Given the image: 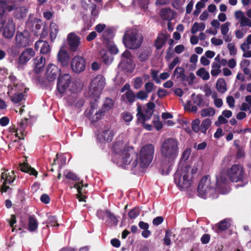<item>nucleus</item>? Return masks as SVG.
<instances>
[{
    "label": "nucleus",
    "mask_w": 251,
    "mask_h": 251,
    "mask_svg": "<svg viewBox=\"0 0 251 251\" xmlns=\"http://www.w3.org/2000/svg\"><path fill=\"white\" fill-rule=\"evenodd\" d=\"M115 153V159L119 166L126 168L130 165L131 168L136 167L138 164L137 154L133 151L126 141L119 140L113 145Z\"/></svg>",
    "instance_id": "obj_1"
},
{
    "label": "nucleus",
    "mask_w": 251,
    "mask_h": 251,
    "mask_svg": "<svg viewBox=\"0 0 251 251\" xmlns=\"http://www.w3.org/2000/svg\"><path fill=\"white\" fill-rule=\"evenodd\" d=\"M197 170V168H191L188 165L184 166L179 165L174 175V180L177 186L180 190H184L189 187L193 175L196 174Z\"/></svg>",
    "instance_id": "obj_2"
},
{
    "label": "nucleus",
    "mask_w": 251,
    "mask_h": 251,
    "mask_svg": "<svg viewBox=\"0 0 251 251\" xmlns=\"http://www.w3.org/2000/svg\"><path fill=\"white\" fill-rule=\"evenodd\" d=\"M160 151L162 156L170 167L178 154V141L174 138L165 139L161 145Z\"/></svg>",
    "instance_id": "obj_3"
},
{
    "label": "nucleus",
    "mask_w": 251,
    "mask_h": 251,
    "mask_svg": "<svg viewBox=\"0 0 251 251\" xmlns=\"http://www.w3.org/2000/svg\"><path fill=\"white\" fill-rule=\"evenodd\" d=\"M143 37L135 29H128L125 32L123 43L126 48L130 50L139 48L143 42Z\"/></svg>",
    "instance_id": "obj_4"
},
{
    "label": "nucleus",
    "mask_w": 251,
    "mask_h": 251,
    "mask_svg": "<svg viewBox=\"0 0 251 251\" xmlns=\"http://www.w3.org/2000/svg\"><path fill=\"white\" fill-rule=\"evenodd\" d=\"M105 85V79L101 75H97L91 80L89 87L88 93L89 96L94 101H97Z\"/></svg>",
    "instance_id": "obj_5"
},
{
    "label": "nucleus",
    "mask_w": 251,
    "mask_h": 251,
    "mask_svg": "<svg viewBox=\"0 0 251 251\" xmlns=\"http://www.w3.org/2000/svg\"><path fill=\"white\" fill-rule=\"evenodd\" d=\"M154 147L151 144L143 147L140 153L139 166L142 168L148 167L152 160Z\"/></svg>",
    "instance_id": "obj_6"
},
{
    "label": "nucleus",
    "mask_w": 251,
    "mask_h": 251,
    "mask_svg": "<svg viewBox=\"0 0 251 251\" xmlns=\"http://www.w3.org/2000/svg\"><path fill=\"white\" fill-rule=\"evenodd\" d=\"M229 179L232 182H237L243 180L245 173L243 168L239 165H233L227 170Z\"/></svg>",
    "instance_id": "obj_7"
},
{
    "label": "nucleus",
    "mask_w": 251,
    "mask_h": 251,
    "mask_svg": "<svg viewBox=\"0 0 251 251\" xmlns=\"http://www.w3.org/2000/svg\"><path fill=\"white\" fill-rule=\"evenodd\" d=\"M213 188L214 184H212L209 176H204L201 179L198 187L199 195L202 198H205L206 194Z\"/></svg>",
    "instance_id": "obj_8"
},
{
    "label": "nucleus",
    "mask_w": 251,
    "mask_h": 251,
    "mask_svg": "<svg viewBox=\"0 0 251 251\" xmlns=\"http://www.w3.org/2000/svg\"><path fill=\"white\" fill-rule=\"evenodd\" d=\"M67 43L70 52H77L81 45V39L74 32H71L67 35Z\"/></svg>",
    "instance_id": "obj_9"
},
{
    "label": "nucleus",
    "mask_w": 251,
    "mask_h": 251,
    "mask_svg": "<svg viewBox=\"0 0 251 251\" xmlns=\"http://www.w3.org/2000/svg\"><path fill=\"white\" fill-rule=\"evenodd\" d=\"M35 55V52L31 48L25 49L20 55L17 63V67L20 69Z\"/></svg>",
    "instance_id": "obj_10"
},
{
    "label": "nucleus",
    "mask_w": 251,
    "mask_h": 251,
    "mask_svg": "<svg viewBox=\"0 0 251 251\" xmlns=\"http://www.w3.org/2000/svg\"><path fill=\"white\" fill-rule=\"evenodd\" d=\"M30 34L27 31H17L15 36V44L21 48H25L30 45Z\"/></svg>",
    "instance_id": "obj_11"
},
{
    "label": "nucleus",
    "mask_w": 251,
    "mask_h": 251,
    "mask_svg": "<svg viewBox=\"0 0 251 251\" xmlns=\"http://www.w3.org/2000/svg\"><path fill=\"white\" fill-rule=\"evenodd\" d=\"M71 82V76L68 74H66L60 76L58 78L57 89L58 91L61 94L65 93L67 89L69 88Z\"/></svg>",
    "instance_id": "obj_12"
},
{
    "label": "nucleus",
    "mask_w": 251,
    "mask_h": 251,
    "mask_svg": "<svg viewBox=\"0 0 251 251\" xmlns=\"http://www.w3.org/2000/svg\"><path fill=\"white\" fill-rule=\"evenodd\" d=\"M92 100H91V108L86 110L85 112V114L92 122H96L101 118L102 116V112H100V110L95 111L98 106L97 101H94V102H93Z\"/></svg>",
    "instance_id": "obj_13"
},
{
    "label": "nucleus",
    "mask_w": 251,
    "mask_h": 251,
    "mask_svg": "<svg viewBox=\"0 0 251 251\" xmlns=\"http://www.w3.org/2000/svg\"><path fill=\"white\" fill-rule=\"evenodd\" d=\"M86 62L84 58L80 56H75L72 59L71 67L73 71L76 73H80L85 69Z\"/></svg>",
    "instance_id": "obj_14"
},
{
    "label": "nucleus",
    "mask_w": 251,
    "mask_h": 251,
    "mask_svg": "<svg viewBox=\"0 0 251 251\" xmlns=\"http://www.w3.org/2000/svg\"><path fill=\"white\" fill-rule=\"evenodd\" d=\"M61 73V70L52 64H49L46 69L45 77L50 82L54 81Z\"/></svg>",
    "instance_id": "obj_15"
},
{
    "label": "nucleus",
    "mask_w": 251,
    "mask_h": 251,
    "mask_svg": "<svg viewBox=\"0 0 251 251\" xmlns=\"http://www.w3.org/2000/svg\"><path fill=\"white\" fill-rule=\"evenodd\" d=\"M8 79L10 80V83L8 85V91L7 94L10 95L13 91H20L23 89L22 84L20 83L17 77L13 74H10L8 76Z\"/></svg>",
    "instance_id": "obj_16"
},
{
    "label": "nucleus",
    "mask_w": 251,
    "mask_h": 251,
    "mask_svg": "<svg viewBox=\"0 0 251 251\" xmlns=\"http://www.w3.org/2000/svg\"><path fill=\"white\" fill-rule=\"evenodd\" d=\"M1 179L4 180L2 185L1 187V191L2 192H6L9 187L7 185L10 184L14 181L15 178L14 172L12 171L11 173H8V171H5L1 174Z\"/></svg>",
    "instance_id": "obj_17"
},
{
    "label": "nucleus",
    "mask_w": 251,
    "mask_h": 251,
    "mask_svg": "<svg viewBox=\"0 0 251 251\" xmlns=\"http://www.w3.org/2000/svg\"><path fill=\"white\" fill-rule=\"evenodd\" d=\"M137 113L136 116L138 120L141 121L142 122H144L150 119L153 114V111L148 110L145 108V107L142 108V106L139 104L137 105Z\"/></svg>",
    "instance_id": "obj_18"
},
{
    "label": "nucleus",
    "mask_w": 251,
    "mask_h": 251,
    "mask_svg": "<svg viewBox=\"0 0 251 251\" xmlns=\"http://www.w3.org/2000/svg\"><path fill=\"white\" fill-rule=\"evenodd\" d=\"M15 32V26L13 19L9 18L5 25L3 27L2 34L7 39L12 38Z\"/></svg>",
    "instance_id": "obj_19"
},
{
    "label": "nucleus",
    "mask_w": 251,
    "mask_h": 251,
    "mask_svg": "<svg viewBox=\"0 0 251 251\" xmlns=\"http://www.w3.org/2000/svg\"><path fill=\"white\" fill-rule=\"evenodd\" d=\"M235 17L239 21L241 27H251V20L246 17L241 11H236L234 13Z\"/></svg>",
    "instance_id": "obj_20"
},
{
    "label": "nucleus",
    "mask_w": 251,
    "mask_h": 251,
    "mask_svg": "<svg viewBox=\"0 0 251 251\" xmlns=\"http://www.w3.org/2000/svg\"><path fill=\"white\" fill-rule=\"evenodd\" d=\"M57 60L63 66H66L69 64L70 56L63 47L60 48L57 53Z\"/></svg>",
    "instance_id": "obj_21"
},
{
    "label": "nucleus",
    "mask_w": 251,
    "mask_h": 251,
    "mask_svg": "<svg viewBox=\"0 0 251 251\" xmlns=\"http://www.w3.org/2000/svg\"><path fill=\"white\" fill-rule=\"evenodd\" d=\"M114 135V131L110 129V126H107L104 127L102 132L100 134V138H101L104 141L110 142L112 141Z\"/></svg>",
    "instance_id": "obj_22"
},
{
    "label": "nucleus",
    "mask_w": 251,
    "mask_h": 251,
    "mask_svg": "<svg viewBox=\"0 0 251 251\" xmlns=\"http://www.w3.org/2000/svg\"><path fill=\"white\" fill-rule=\"evenodd\" d=\"M19 127L16 130L15 135L19 138L20 140L24 139V136L26 133L25 132V128L27 125V119H22L19 123Z\"/></svg>",
    "instance_id": "obj_23"
},
{
    "label": "nucleus",
    "mask_w": 251,
    "mask_h": 251,
    "mask_svg": "<svg viewBox=\"0 0 251 251\" xmlns=\"http://www.w3.org/2000/svg\"><path fill=\"white\" fill-rule=\"evenodd\" d=\"M45 64V58L41 56L39 58L36 57L34 60V65H35L34 70L36 73L39 74L42 71L43 67Z\"/></svg>",
    "instance_id": "obj_24"
},
{
    "label": "nucleus",
    "mask_w": 251,
    "mask_h": 251,
    "mask_svg": "<svg viewBox=\"0 0 251 251\" xmlns=\"http://www.w3.org/2000/svg\"><path fill=\"white\" fill-rule=\"evenodd\" d=\"M160 16L165 20L171 21L175 17V12L170 8H166L162 9L160 11Z\"/></svg>",
    "instance_id": "obj_25"
},
{
    "label": "nucleus",
    "mask_w": 251,
    "mask_h": 251,
    "mask_svg": "<svg viewBox=\"0 0 251 251\" xmlns=\"http://www.w3.org/2000/svg\"><path fill=\"white\" fill-rule=\"evenodd\" d=\"M168 38V35L166 33H161L159 34L155 40V46L157 50L161 49L165 45Z\"/></svg>",
    "instance_id": "obj_26"
},
{
    "label": "nucleus",
    "mask_w": 251,
    "mask_h": 251,
    "mask_svg": "<svg viewBox=\"0 0 251 251\" xmlns=\"http://www.w3.org/2000/svg\"><path fill=\"white\" fill-rule=\"evenodd\" d=\"M102 61L106 65L110 64L112 61L113 58L111 53L109 51L102 50L100 52Z\"/></svg>",
    "instance_id": "obj_27"
},
{
    "label": "nucleus",
    "mask_w": 251,
    "mask_h": 251,
    "mask_svg": "<svg viewBox=\"0 0 251 251\" xmlns=\"http://www.w3.org/2000/svg\"><path fill=\"white\" fill-rule=\"evenodd\" d=\"M21 170L22 172L28 173L30 175H33L37 176L38 172L33 168H32L29 164L26 163H24L20 165Z\"/></svg>",
    "instance_id": "obj_28"
},
{
    "label": "nucleus",
    "mask_w": 251,
    "mask_h": 251,
    "mask_svg": "<svg viewBox=\"0 0 251 251\" xmlns=\"http://www.w3.org/2000/svg\"><path fill=\"white\" fill-rule=\"evenodd\" d=\"M136 96L132 90L127 91L122 96V99L126 102L133 103L135 100Z\"/></svg>",
    "instance_id": "obj_29"
},
{
    "label": "nucleus",
    "mask_w": 251,
    "mask_h": 251,
    "mask_svg": "<svg viewBox=\"0 0 251 251\" xmlns=\"http://www.w3.org/2000/svg\"><path fill=\"white\" fill-rule=\"evenodd\" d=\"M27 9L24 6L18 7L15 8L14 14L17 19H22L26 16L27 13Z\"/></svg>",
    "instance_id": "obj_30"
},
{
    "label": "nucleus",
    "mask_w": 251,
    "mask_h": 251,
    "mask_svg": "<svg viewBox=\"0 0 251 251\" xmlns=\"http://www.w3.org/2000/svg\"><path fill=\"white\" fill-rule=\"evenodd\" d=\"M231 220L230 219H225L216 225L218 229L220 231H223L227 229L231 226Z\"/></svg>",
    "instance_id": "obj_31"
},
{
    "label": "nucleus",
    "mask_w": 251,
    "mask_h": 251,
    "mask_svg": "<svg viewBox=\"0 0 251 251\" xmlns=\"http://www.w3.org/2000/svg\"><path fill=\"white\" fill-rule=\"evenodd\" d=\"M184 72L185 70L183 68L177 67L174 71V74L177 79H179L181 81L184 82L185 77L186 76Z\"/></svg>",
    "instance_id": "obj_32"
},
{
    "label": "nucleus",
    "mask_w": 251,
    "mask_h": 251,
    "mask_svg": "<svg viewBox=\"0 0 251 251\" xmlns=\"http://www.w3.org/2000/svg\"><path fill=\"white\" fill-rule=\"evenodd\" d=\"M216 87L217 91L221 93H224L227 90L226 81L223 78H219L217 80Z\"/></svg>",
    "instance_id": "obj_33"
},
{
    "label": "nucleus",
    "mask_w": 251,
    "mask_h": 251,
    "mask_svg": "<svg viewBox=\"0 0 251 251\" xmlns=\"http://www.w3.org/2000/svg\"><path fill=\"white\" fill-rule=\"evenodd\" d=\"M151 51L148 49L141 50L138 56V58L141 62H145L149 59L151 55Z\"/></svg>",
    "instance_id": "obj_34"
},
{
    "label": "nucleus",
    "mask_w": 251,
    "mask_h": 251,
    "mask_svg": "<svg viewBox=\"0 0 251 251\" xmlns=\"http://www.w3.org/2000/svg\"><path fill=\"white\" fill-rule=\"evenodd\" d=\"M38 226L37 220L33 217L30 216L28 219V229L31 231H35Z\"/></svg>",
    "instance_id": "obj_35"
},
{
    "label": "nucleus",
    "mask_w": 251,
    "mask_h": 251,
    "mask_svg": "<svg viewBox=\"0 0 251 251\" xmlns=\"http://www.w3.org/2000/svg\"><path fill=\"white\" fill-rule=\"evenodd\" d=\"M84 186L82 182H78L74 185L78 192V194L76 195V198L78 199L79 201H85V197L82 195V188Z\"/></svg>",
    "instance_id": "obj_36"
},
{
    "label": "nucleus",
    "mask_w": 251,
    "mask_h": 251,
    "mask_svg": "<svg viewBox=\"0 0 251 251\" xmlns=\"http://www.w3.org/2000/svg\"><path fill=\"white\" fill-rule=\"evenodd\" d=\"M114 102L113 100L109 98H106L104 102L102 105L100 112H102V116L103 113L105 111L109 110L113 106Z\"/></svg>",
    "instance_id": "obj_37"
},
{
    "label": "nucleus",
    "mask_w": 251,
    "mask_h": 251,
    "mask_svg": "<svg viewBox=\"0 0 251 251\" xmlns=\"http://www.w3.org/2000/svg\"><path fill=\"white\" fill-rule=\"evenodd\" d=\"M193 102L198 106L202 107L204 106V101L203 100L202 95L199 94L196 95L193 94L191 96Z\"/></svg>",
    "instance_id": "obj_38"
},
{
    "label": "nucleus",
    "mask_w": 251,
    "mask_h": 251,
    "mask_svg": "<svg viewBox=\"0 0 251 251\" xmlns=\"http://www.w3.org/2000/svg\"><path fill=\"white\" fill-rule=\"evenodd\" d=\"M50 37L51 41H53L56 39L58 33V26L55 23L52 22L50 25Z\"/></svg>",
    "instance_id": "obj_39"
},
{
    "label": "nucleus",
    "mask_w": 251,
    "mask_h": 251,
    "mask_svg": "<svg viewBox=\"0 0 251 251\" xmlns=\"http://www.w3.org/2000/svg\"><path fill=\"white\" fill-rule=\"evenodd\" d=\"M119 67L126 72H130L132 69V61H128L127 60H121L119 64Z\"/></svg>",
    "instance_id": "obj_40"
},
{
    "label": "nucleus",
    "mask_w": 251,
    "mask_h": 251,
    "mask_svg": "<svg viewBox=\"0 0 251 251\" xmlns=\"http://www.w3.org/2000/svg\"><path fill=\"white\" fill-rule=\"evenodd\" d=\"M205 28V25L203 23L195 22L191 29V32L192 34H195L199 31H203Z\"/></svg>",
    "instance_id": "obj_41"
},
{
    "label": "nucleus",
    "mask_w": 251,
    "mask_h": 251,
    "mask_svg": "<svg viewBox=\"0 0 251 251\" xmlns=\"http://www.w3.org/2000/svg\"><path fill=\"white\" fill-rule=\"evenodd\" d=\"M196 75L204 80H208L210 77L209 73L204 68L199 69L196 72Z\"/></svg>",
    "instance_id": "obj_42"
},
{
    "label": "nucleus",
    "mask_w": 251,
    "mask_h": 251,
    "mask_svg": "<svg viewBox=\"0 0 251 251\" xmlns=\"http://www.w3.org/2000/svg\"><path fill=\"white\" fill-rule=\"evenodd\" d=\"M18 46H12L7 50V52L9 55L13 57L17 56L20 53V48Z\"/></svg>",
    "instance_id": "obj_43"
},
{
    "label": "nucleus",
    "mask_w": 251,
    "mask_h": 251,
    "mask_svg": "<svg viewBox=\"0 0 251 251\" xmlns=\"http://www.w3.org/2000/svg\"><path fill=\"white\" fill-rule=\"evenodd\" d=\"M211 121L209 118H206L205 120H204L200 126V130L202 133H206L207 129L209 128V127L210 126L211 124Z\"/></svg>",
    "instance_id": "obj_44"
},
{
    "label": "nucleus",
    "mask_w": 251,
    "mask_h": 251,
    "mask_svg": "<svg viewBox=\"0 0 251 251\" xmlns=\"http://www.w3.org/2000/svg\"><path fill=\"white\" fill-rule=\"evenodd\" d=\"M215 113V111L214 108L209 107L208 108H205L201 110V115L202 117H205L207 116H213Z\"/></svg>",
    "instance_id": "obj_45"
},
{
    "label": "nucleus",
    "mask_w": 251,
    "mask_h": 251,
    "mask_svg": "<svg viewBox=\"0 0 251 251\" xmlns=\"http://www.w3.org/2000/svg\"><path fill=\"white\" fill-rule=\"evenodd\" d=\"M221 65L218 63L214 62L212 65V70L211 74L213 76L218 75L221 72L220 70Z\"/></svg>",
    "instance_id": "obj_46"
},
{
    "label": "nucleus",
    "mask_w": 251,
    "mask_h": 251,
    "mask_svg": "<svg viewBox=\"0 0 251 251\" xmlns=\"http://www.w3.org/2000/svg\"><path fill=\"white\" fill-rule=\"evenodd\" d=\"M51 48L48 42L43 41L40 52L42 54H47L50 51Z\"/></svg>",
    "instance_id": "obj_47"
},
{
    "label": "nucleus",
    "mask_w": 251,
    "mask_h": 251,
    "mask_svg": "<svg viewBox=\"0 0 251 251\" xmlns=\"http://www.w3.org/2000/svg\"><path fill=\"white\" fill-rule=\"evenodd\" d=\"M83 6L85 9L90 8L91 9V14L93 16L97 17L98 16L99 13L96 9V5L94 3H91L90 5L87 4L86 6L83 3Z\"/></svg>",
    "instance_id": "obj_48"
},
{
    "label": "nucleus",
    "mask_w": 251,
    "mask_h": 251,
    "mask_svg": "<svg viewBox=\"0 0 251 251\" xmlns=\"http://www.w3.org/2000/svg\"><path fill=\"white\" fill-rule=\"evenodd\" d=\"M24 97V95L22 93L16 94L10 97L11 101L15 103H18L21 101Z\"/></svg>",
    "instance_id": "obj_49"
},
{
    "label": "nucleus",
    "mask_w": 251,
    "mask_h": 251,
    "mask_svg": "<svg viewBox=\"0 0 251 251\" xmlns=\"http://www.w3.org/2000/svg\"><path fill=\"white\" fill-rule=\"evenodd\" d=\"M140 213V209L139 208H134L128 212V216L130 219L136 218Z\"/></svg>",
    "instance_id": "obj_50"
},
{
    "label": "nucleus",
    "mask_w": 251,
    "mask_h": 251,
    "mask_svg": "<svg viewBox=\"0 0 251 251\" xmlns=\"http://www.w3.org/2000/svg\"><path fill=\"white\" fill-rule=\"evenodd\" d=\"M200 120L199 119H196L192 123V128L195 132H198L200 130Z\"/></svg>",
    "instance_id": "obj_51"
},
{
    "label": "nucleus",
    "mask_w": 251,
    "mask_h": 251,
    "mask_svg": "<svg viewBox=\"0 0 251 251\" xmlns=\"http://www.w3.org/2000/svg\"><path fill=\"white\" fill-rule=\"evenodd\" d=\"M47 226H58L59 224L57 223V220L55 216H50L47 222Z\"/></svg>",
    "instance_id": "obj_52"
},
{
    "label": "nucleus",
    "mask_w": 251,
    "mask_h": 251,
    "mask_svg": "<svg viewBox=\"0 0 251 251\" xmlns=\"http://www.w3.org/2000/svg\"><path fill=\"white\" fill-rule=\"evenodd\" d=\"M113 36V32L110 28H106L102 33V38L105 40H108L111 38Z\"/></svg>",
    "instance_id": "obj_53"
},
{
    "label": "nucleus",
    "mask_w": 251,
    "mask_h": 251,
    "mask_svg": "<svg viewBox=\"0 0 251 251\" xmlns=\"http://www.w3.org/2000/svg\"><path fill=\"white\" fill-rule=\"evenodd\" d=\"M172 232L171 230H166L165 233V236L163 239L164 242L166 245L167 246H169L171 244V241L170 239V237L172 235Z\"/></svg>",
    "instance_id": "obj_54"
},
{
    "label": "nucleus",
    "mask_w": 251,
    "mask_h": 251,
    "mask_svg": "<svg viewBox=\"0 0 251 251\" xmlns=\"http://www.w3.org/2000/svg\"><path fill=\"white\" fill-rule=\"evenodd\" d=\"M230 25V23L228 22H226L224 24L222 25L221 27V33L223 35L227 34L229 31V26Z\"/></svg>",
    "instance_id": "obj_55"
},
{
    "label": "nucleus",
    "mask_w": 251,
    "mask_h": 251,
    "mask_svg": "<svg viewBox=\"0 0 251 251\" xmlns=\"http://www.w3.org/2000/svg\"><path fill=\"white\" fill-rule=\"evenodd\" d=\"M227 47L229 50V54L230 55L235 56L236 54L237 50L234 43H231L228 44Z\"/></svg>",
    "instance_id": "obj_56"
},
{
    "label": "nucleus",
    "mask_w": 251,
    "mask_h": 251,
    "mask_svg": "<svg viewBox=\"0 0 251 251\" xmlns=\"http://www.w3.org/2000/svg\"><path fill=\"white\" fill-rule=\"evenodd\" d=\"M122 60H127L128 61H132V55L131 52L126 50L122 55Z\"/></svg>",
    "instance_id": "obj_57"
},
{
    "label": "nucleus",
    "mask_w": 251,
    "mask_h": 251,
    "mask_svg": "<svg viewBox=\"0 0 251 251\" xmlns=\"http://www.w3.org/2000/svg\"><path fill=\"white\" fill-rule=\"evenodd\" d=\"M105 214L109 218L111 222H112L115 225H117L118 220L113 214L111 213L108 210H107L105 211Z\"/></svg>",
    "instance_id": "obj_58"
},
{
    "label": "nucleus",
    "mask_w": 251,
    "mask_h": 251,
    "mask_svg": "<svg viewBox=\"0 0 251 251\" xmlns=\"http://www.w3.org/2000/svg\"><path fill=\"white\" fill-rule=\"evenodd\" d=\"M155 86L153 83L148 82L145 84V89L147 93H151L154 89Z\"/></svg>",
    "instance_id": "obj_59"
},
{
    "label": "nucleus",
    "mask_w": 251,
    "mask_h": 251,
    "mask_svg": "<svg viewBox=\"0 0 251 251\" xmlns=\"http://www.w3.org/2000/svg\"><path fill=\"white\" fill-rule=\"evenodd\" d=\"M158 71L155 70H151V76L152 77L153 80L154 81H155V82L156 83L159 84L161 82V81L159 79V77L158 76Z\"/></svg>",
    "instance_id": "obj_60"
},
{
    "label": "nucleus",
    "mask_w": 251,
    "mask_h": 251,
    "mask_svg": "<svg viewBox=\"0 0 251 251\" xmlns=\"http://www.w3.org/2000/svg\"><path fill=\"white\" fill-rule=\"evenodd\" d=\"M143 84L142 79L140 77H137L135 78L134 82V87L136 89H140Z\"/></svg>",
    "instance_id": "obj_61"
},
{
    "label": "nucleus",
    "mask_w": 251,
    "mask_h": 251,
    "mask_svg": "<svg viewBox=\"0 0 251 251\" xmlns=\"http://www.w3.org/2000/svg\"><path fill=\"white\" fill-rule=\"evenodd\" d=\"M228 122L227 120L226 119L223 115H220L218 117V121L215 122V125L219 126L221 124H226Z\"/></svg>",
    "instance_id": "obj_62"
},
{
    "label": "nucleus",
    "mask_w": 251,
    "mask_h": 251,
    "mask_svg": "<svg viewBox=\"0 0 251 251\" xmlns=\"http://www.w3.org/2000/svg\"><path fill=\"white\" fill-rule=\"evenodd\" d=\"M136 97L139 100H144L148 98V94L146 91L141 90L137 93Z\"/></svg>",
    "instance_id": "obj_63"
},
{
    "label": "nucleus",
    "mask_w": 251,
    "mask_h": 251,
    "mask_svg": "<svg viewBox=\"0 0 251 251\" xmlns=\"http://www.w3.org/2000/svg\"><path fill=\"white\" fill-rule=\"evenodd\" d=\"M196 78V76L193 73H190L188 77L185 76V81L188 82L189 85H192Z\"/></svg>",
    "instance_id": "obj_64"
}]
</instances>
